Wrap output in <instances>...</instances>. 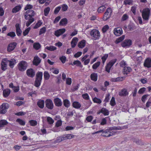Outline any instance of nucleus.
<instances>
[{
    "label": "nucleus",
    "instance_id": "nucleus-50",
    "mask_svg": "<svg viewBox=\"0 0 151 151\" xmlns=\"http://www.w3.org/2000/svg\"><path fill=\"white\" fill-rule=\"evenodd\" d=\"M73 64L74 65H76L77 66L81 67V62L78 60H76L73 62Z\"/></svg>",
    "mask_w": 151,
    "mask_h": 151
},
{
    "label": "nucleus",
    "instance_id": "nucleus-19",
    "mask_svg": "<svg viewBox=\"0 0 151 151\" xmlns=\"http://www.w3.org/2000/svg\"><path fill=\"white\" fill-rule=\"evenodd\" d=\"M132 69L129 67L125 66L124 67L123 73L124 74L127 75L128 73L131 71Z\"/></svg>",
    "mask_w": 151,
    "mask_h": 151
},
{
    "label": "nucleus",
    "instance_id": "nucleus-9",
    "mask_svg": "<svg viewBox=\"0 0 151 151\" xmlns=\"http://www.w3.org/2000/svg\"><path fill=\"white\" fill-rule=\"evenodd\" d=\"M9 107V104L7 103H3L1 106V109L2 110V114H5L6 111V109Z\"/></svg>",
    "mask_w": 151,
    "mask_h": 151
},
{
    "label": "nucleus",
    "instance_id": "nucleus-36",
    "mask_svg": "<svg viewBox=\"0 0 151 151\" xmlns=\"http://www.w3.org/2000/svg\"><path fill=\"white\" fill-rule=\"evenodd\" d=\"M63 104L66 107H68L70 105L69 101L67 99H65L63 101Z\"/></svg>",
    "mask_w": 151,
    "mask_h": 151
},
{
    "label": "nucleus",
    "instance_id": "nucleus-43",
    "mask_svg": "<svg viewBox=\"0 0 151 151\" xmlns=\"http://www.w3.org/2000/svg\"><path fill=\"white\" fill-rule=\"evenodd\" d=\"M16 122H18L21 125H24L25 124L24 121L20 119H17L16 120Z\"/></svg>",
    "mask_w": 151,
    "mask_h": 151
},
{
    "label": "nucleus",
    "instance_id": "nucleus-37",
    "mask_svg": "<svg viewBox=\"0 0 151 151\" xmlns=\"http://www.w3.org/2000/svg\"><path fill=\"white\" fill-rule=\"evenodd\" d=\"M47 121L48 124H52L54 122V120L50 117L48 116L47 117Z\"/></svg>",
    "mask_w": 151,
    "mask_h": 151
},
{
    "label": "nucleus",
    "instance_id": "nucleus-52",
    "mask_svg": "<svg viewBox=\"0 0 151 151\" xmlns=\"http://www.w3.org/2000/svg\"><path fill=\"white\" fill-rule=\"evenodd\" d=\"M7 35L13 38L15 36L16 34L14 32H11L8 33L7 34Z\"/></svg>",
    "mask_w": 151,
    "mask_h": 151
},
{
    "label": "nucleus",
    "instance_id": "nucleus-54",
    "mask_svg": "<svg viewBox=\"0 0 151 151\" xmlns=\"http://www.w3.org/2000/svg\"><path fill=\"white\" fill-rule=\"evenodd\" d=\"M32 5L29 4H27L25 7L24 9L25 10H27L28 9H32Z\"/></svg>",
    "mask_w": 151,
    "mask_h": 151
},
{
    "label": "nucleus",
    "instance_id": "nucleus-58",
    "mask_svg": "<svg viewBox=\"0 0 151 151\" xmlns=\"http://www.w3.org/2000/svg\"><path fill=\"white\" fill-rule=\"evenodd\" d=\"M62 124V121L61 120H59L56 123L55 126L57 127H58Z\"/></svg>",
    "mask_w": 151,
    "mask_h": 151
},
{
    "label": "nucleus",
    "instance_id": "nucleus-49",
    "mask_svg": "<svg viewBox=\"0 0 151 151\" xmlns=\"http://www.w3.org/2000/svg\"><path fill=\"white\" fill-rule=\"evenodd\" d=\"M110 105L112 106H114L116 104L115 98L112 97L110 102Z\"/></svg>",
    "mask_w": 151,
    "mask_h": 151
},
{
    "label": "nucleus",
    "instance_id": "nucleus-13",
    "mask_svg": "<svg viewBox=\"0 0 151 151\" xmlns=\"http://www.w3.org/2000/svg\"><path fill=\"white\" fill-rule=\"evenodd\" d=\"M17 45V43L13 42L9 44L7 47V50L9 52H11L13 50Z\"/></svg>",
    "mask_w": 151,
    "mask_h": 151
},
{
    "label": "nucleus",
    "instance_id": "nucleus-16",
    "mask_svg": "<svg viewBox=\"0 0 151 151\" xmlns=\"http://www.w3.org/2000/svg\"><path fill=\"white\" fill-rule=\"evenodd\" d=\"M16 33L18 36H20L22 33V31L20 29L19 24H17L15 25Z\"/></svg>",
    "mask_w": 151,
    "mask_h": 151
},
{
    "label": "nucleus",
    "instance_id": "nucleus-45",
    "mask_svg": "<svg viewBox=\"0 0 151 151\" xmlns=\"http://www.w3.org/2000/svg\"><path fill=\"white\" fill-rule=\"evenodd\" d=\"M44 77L45 80H48L49 79L50 75L46 71L44 72Z\"/></svg>",
    "mask_w": 151,
    "mask_h": 151
},
{
    "label": "nucleus",
    "instance_id": "nucleus-29",
    "mask_svg": "<svg viewBox=\"0 0 151 151\" xmlns=\"http://www.w3.org/2000/svg\"><path fill=\"white\" fill-rule=\"evenodd\" d=\"M42 73L41 72H39L36 74V79L42 80Z\"/></svg>",
    "mask_w": 151,
    "mask_h": 151
},
{
    "label": "nucleus",
    "instance_id": "nucleus-27",
    "mask_svg": "<svg viewBox=\"0 0 151 151\" xmlns=\"http://www.w3.org/2000/svg\"><path fill=\"white\" fill-rule=\"evenodd\" d=\"M86 45V41L84 40H83L79 42L78 44V46L80 48H83L85 47Z\"/></svg>",
    "mask_w": 151,
    "mask_h": 151
},
{
    "label": "nucleus",
    "instance_id": "nucleus-25",
    "mask_svg": "<svg viewBox=\"0 0 151 151\" xmlns=\"http://www.w3.org/2000/svg\"><path fill=\"white\" fill-rule=\"evenodd\" d=\"M10 93V91L9 89H6L3 91V95L4 97H6L8 96Z\"/></svg>",
    "mask_w": 151,
    "mask_h": 151
},
{
    "label": "nucleus",
    "instance_id": "nucleus-47",
    "mask_svg": "<svg viewBox=\"0 0 151 151\" xmlns=\"http://www.w3.org/2000/svg\"><path fill=\"white\" fill-rule=\"evenodd\" d=\"M93 100L95 103H96L99 104H100L101 102V100L99 99L96 97H95L93 99Z\"/></svg>",
    "mask_w": 151,
    "mask_h": 151
},
{
    "label": "nucleus",
    "instance_id": "nucleus-56",
    "mask_svg": "<svg viewBox=\"0 0 151 151\" xmlns=\"http://www.w3.org/2000/svg\"><path fill=\"white\" fill-rule=\"evenodd\" d=\"M146 88L144 87H143L141 88L138 91V93L140 94H142L145 91Z\"/></svg>",
    "mask_w": 151,
    "mask_h": 151
},
{
    "label": "nucleus",
    "instance_id": "nucleus-31",
    "mask_svg": "<svg viewBox=\"0 0 151 151\" xmlns=\"http://www.w3.org/2000/svg\"><path fill=\"white\" fill-rule=\"evenodd\" d=\"M106 9V7L104 6H102L99 7L97 10V12L99 13H101L103 12Z\"/></svg>",
    "mask_w": 151,
    "mask_h": 151
},
{
    "label": "nucleus",
    "instance_id": "nucleus-53",
    "mask_svg": "<svg viewBox=\"0 0 151 151\" xmlns=\"http://www.w3.org/2000/svg\"><path fill=\"white\" fill-rule=\"evenodd\" d=\"M108 56V54H105L103 56L101 59L102 60V63L103 64H104Z\"/></svg>",
    "mask_w": 151,
    "mask_h": 151
},
{
    "label": "nucleus",
    "instance_id": "nucleus-12",
    "mask_svg": "<svg viewBox=\"0 0 151 151\" xmlns=\"http://www.w3.org/2000/svg\"><path fill=\"white\" fill-rule=\"evenodd\" d=\"M132 44V41L130 40H126L121 44L122 46L123 47H128Z\"/></svg>",
    "mask_w": 151,
    "mask_h": 151
},
{
    "label": "nucleus",
    "instance_id": "nucleus-44",
    "mask_svg": "<svg viewBox=\"0 0 151 151\" xmlns=\"http://www.w3.org/2000/svg\"><path fill=\"white\" fill-rule=\"evenodd\" d=\"M33 47L36 50H38L40 47V45L39 43H35L34 44Z\"/></svg>",
    "mask_w": 151,
    "mask_h": 151
},
{
    "label": "nucleus",
    "instance_id": "nucleus-3",
    "mask_svg": "<svg viewBox=\"0 0 151 151\" xmlns=\"http://www.w3.org/2000/svg\"><path fill=\"white\" fill-rule=\"evenodd\" d=\"M150 11L148 8L144 9L142 12V17L143 20L147 21L150 15Z\"/></svg>",
    "mask_w": 151,
    "mask_h": 151
},
{
    "label": "nucleus",
    "instance_id": "nucleus-20",
    "mask_svg": "<svg viewBox=\"0 0 151 151\" xmlns=\"http://www.w3.org/2000/svg\"><path fill=\"white\" fill-rule=\"evenodd\" d=\"M119 94L121 96H126L128 94V92L127 89H123L119 93Z\"/></svg>",
    "mask_w": 151,
    "mask_h": 151
},
{
    "label": "nucleus",
    "instance_id": "nucleus-55",
    "mask_svg": "<svg viewBox=\"0 0 151 151\" xmlns=\"http://www.w3.org/2000/svg\"><path fill=\"white\" fill-rule=\"evenodd\" d=\"M109 26L108 25L104 26L102 29V30L103 32H106L109 29Z\"/></svg>",
    "mask_w": 151,
    "mask_h": 151
},
{
    "label": "nucleus",
    "instance_id": "nucleus-4",
    "mask_svg": "<svg viewBox=\"0 0 151 151\" xmlns=\"http://www.w3.org/2000/svg\"><path fill=\"white\" fill-rule=\"evenodd\" d=\"M27 64L25 61L22 60L18 64V69L21 71H24L27 68Z\"/></svg>",
    "mask_w": 151,
    "mask_h": 151
},
{
    "label": "nucleus",
    "instance_id": "nucleus-39",
    "mask_svg": "<svg viewBox=\"0 0 151 151\" xmlns=\"http://www.w3.org/2000/svg\"><path fill=\"white\" fill-rule=\"evenodd\" d=\"M100 62H97L94 63L92 66V68L93 69H96L100 65Z\"/></svg>",
    "mask_w": 151,
    "mask_h": 151
},
{
    "label": "nucleus",
    "instance_id": "nucleus-14",
    "mask_svg": "<svg viewBox=\"0 0 151 151\" xmlns=\"http://www.w3.org/2000/svg\"><path fill=\"white\" fill-rule=\"evenodd\" d=\"M41 60L38 56H36L34 58L33 61V64L36 66H37L40 63Z\"/></svg>",
    "mask_w": 151,
    "mask_h": 151
},
{
    "label": "nucleus",
    "instance_id": "nucleus-6",
    "mask_svg": "<svg viewBox=\"0 0 151 151\" xmlns=\"http://www.w3.org/2000/svg\"><path fill=\"white\" fill-rule=\"evenodd\" d=\"M116 59H114L111 60L108 63L106 67V71L108 73H109L111 68L114 64L116 63Z\"/></svg>",
    "mask_w": 151,
    "mask_h": 151
},
{
    "label": "nucleus",
    "instance_id": "nucleus-59",
    "mask_svg": "<svg viewBox=\"0 0 151 151\" xmlns=\"http://www.w3.org/2000/svg\"><path fill=\"white\" fill-rule=\"evenodd\" d=\"M68 6L66 4H64L62 5V10L63 11H65L67 10Z\"/></svg>",
    "mask_w": 151,
    "mask_h": 151
},
{
    "label": "nucleus",
    "instance_id": "nucleus-5",
    "mask_svg": "<svg viewBox=\"0 0 151 151\" xmlns=\"http://www.w3.org/2000/svg\"><path fill=\"white\" fill-rule=\"evenodd\" d=\"M111 9L110 8H108L104 14L103 18V20L106 21L109 19L111 17Z\"/></svg>",
    "mask_w": 151,
    "mask_h": 151
},
{
    "label": "nucleus",
    "instance_id": "nucleus-21",
    "mask_svg": "<svg viewBox=\"0 0 151 151\" xmlns=\"http://www.w3.org/2000/svg\"><path fill=\"white\" fill-rule=\"evenodd\" d=\"M91 80L94 81H96L97 80L98 75L97 73H93L90 76Z\"/></svg>",
    "mask_w": 151,
    "mask_h": 151
},
{
    "label": "nucleus",
    "instance_id": "nucleus-1",
    "mask_svg": "<svg viewBox=\"0 0 151 151\" xmlns=\"http://www.w3.org/2000/svg\"><path fill=\"white\" fill-rule=\"evenodd\" d=\"M34 15L35 12L33 10L29 9L26 11L24 14V18L26 20H28L26 23L27 27H28L34 21V19L32 17Z\"/></svg>",
    "mask_w": 151,
    "mask_h": 151
},
{
    "label": "nucleus",
    "instance_id": "nucleus-34",
    "mask_svg": "<svg viewBox=\"0 0 151 151\" xmlns=\"http://www.w3.org/2000/svg\"><path fill=\"white\" fill-rule=\"evenodd\" d=\"M133 141L135 142L137 145H140L141 144V141L140 139L135 138H133L132 139Z\"/></svg>",
    "mask_w": 151,
    "mask_h": 151
},
{
    "label": "nucleus",
    "instance_id": "nucleus-61",
    "mask_svg": "<svg viewBox=\"0 0 151 151\" xmlns=\"http://www.w3.org/2000/svg\"><path fill=\"white\" fill-rule=\"evenodd\" d=\"M82 96L83 98L86 100H88L89 99L88 95L87 93L83 94Z\"/></svg>",
    "mask_w": 151,
    "mask_h": 151
},
{
    "label": "nucleus",
    "instance_id": "nucleus-48",
    "mask_svg": "<svg viewBox=\"0 0 151 151\" xmlns=\"http://www.w3.org/2000/svg\"><path fill=\"white\" fill-rule=\"evenodd\" d=\"M31 29V28L30 27H28L27 29H26L23 32V34L24 36H26L27 34H28Z\"/></svg>",
    "mask_w": 151,
    "mask_h": 151
},
{
    "label": "nucleus",
    "instance_id": "nucleus-11",
    "mask_svg": "<svg viewBox=\"0 0 151 151\" xmlns=\"http://www.w3.org/2000/svg\"><path fill=\"white\" fill-rule=\"evenodd\" d=\"M27 76L30 77H33L35 74V72L34 70L32 68L28 69L26 71Z\"/></svg>",
    "mask_w": 151,
    "mask_h": 151
},
{
    "label": "nucleus",
    "instance_id": "nucleus-22",
    "mask_svg": "<svg viewBox=\"0 0 151 151\" xmlns=\"http://www.w3.org/2000/svg\"><path fill=\"white\" fill-rule=\"evenodd\" d=\"M9 63V66L11 68H12L14 65L16 63V60L14 59H12L10 60H8Z\"/></svg>",
    "mask_w": 151,
    "mask_h": 151
},
{
    "label": "nucleus",
    "instance_id": "nucleus-23",
    "mask_svg": "<svg viewBox=\"0 0 151 151\" xmlns=\"http://www.w3.org/2000/svg\"><path fill=\"white\" fill-rule=\"evenodd\" d=\"M68 23V20L66 18L62 19L59 23V25L62 26H65Z\"/></svg>",
    "mask_w": 151,
    "mask_h": 151
},
{
    "label": "nucleus",
    "instance_id": "nucleus-42",
    "mask_svg": "<svg viewBox=\"0 0 151 151\" xmlns=\"http://www.w3.org/2000/svg\"><path fill=\"white\" fill-rule=\"evenodd\" d=\"M42 24V22L40 20H39L36 24L34 27V29H36L39 27Z\"/></svg>",
    "mask_w": 151,
    "mask_h": 151
},
{
    "label": "nucleus",
    "instance_id": "nucleus-63",
    "mask_svg": "<svg viewBox=\"0 0 151 151\" xmlns=\"http://www.w3.org/2000/svg\"><path fill=\"white\" fill-rule=\"evenodd\" d=\"M72 83L71 79L70 78H68L66 79V83L67 84L70 85Z\"/></svg>",
    "mask_w": 151,
    "mask_h": 151
},
{
    "label": "nucleus",
    "instance_id": "nucleus-15",
    "mask_svg": "<svg viewBox=\"0 0 151 151\" xmlns=\"http://www.w3.org/2000/svg\"><path fill=\"white\" fill-rule=\"evenodd\" d=\"M65 31V29H60L55 32V35L56 36L58 37L64 33Z\"/></svg>",
    "mask_w": 151,
    "mask_h": 151
},
{
    "label": "nucleus",
    "instance_id": "nucleus-32",
    "mask_svg": "<svg viewBox=\"0 0 151 151\" xmlns=\"http://www.w3.org/2000/svg\"><path fill=\"white\" fill-rule=\"evenodd\" d=\"M8 123V122L5 120H1L0 121V127H2L7 124Z\"/></svg>",
    "mask_w": 151,
    "mask_h": 151
},
{
    "label": "nucleus",
    "instance_id": "nucleus-60",
    "mask_svg": "<svg viewBox=\"0 0 151 151\" xmlns=\"http://www.w3.org/2000/svg\"><path fill=\"white\" fill-rule=\"evenodd\" d=\"M61 7L60 6H59L56 7L54 10V13L55 14H57L59 12V11L61 9Z\"/></svg>",
    "mask_w": 151,
    "mask_h": 151
},
{
    "label": "nucleus",
    "instance_id": "nucleus-30",
    "mask_svg": "<svg viewBox=\"0 0 151 151\" xmlns=\"http://www.w3.org/2000/svg\"><path fill=\"white\" fill-rule=\"evenodd\" d=\"M21 8L20 5H18L16 6L12 10V12L13 13H16L20 10Z\"/></svg>",
    "mask_w": 151,
    "mask_h": 151
},
{
    "label": "nucleus",
    "instance_id": "nucleus-62",
    "mask_svg": "<svg viewBox=\"0 0 151 151\" xmlns=\"http://www.w3.org/2000/svg\"><path fill=\"white\" fill-rule=\"evenodd\" d=\"M63 141L62 136L58 137L55 140L56 142H59Z\"/></svg>",
    "mask_w": 151,
    "mask_h": 151
},
{
    "label": "nucleus",
    "instance_id": "nucleus-18",
    "mask_svg": "<svg viewBox=\"0 0 151 151\" xmlns=\"http://www.w3.org/2000/svg\"><path fill=\"white\" fill-rule=\"evenodd\" d=\"M144 66L147 68L151 67V59L150 58H147L145 62Z\"/></svg>",
    "mask_w": 151,
    "mask_h": 151
},
{
    "label": "nucleus",
    "instance_id": "nucleus-7",
    "mask_svg": "<svg viewBox=\"0 0 151 151\" xmlns=\"http://www.w3.org/2000/svg\"><path fill=\"white\" fill-rule=\"evenodd\" d=\"M8 60L7 58L3 59L1 63V69L3 71H5L7 69Z\"/></svg>",
    "mask_w": 151,
    "mask_h": 151
},
{
    "label": "nucleus",
    "instance_id": "nucleus-35",
    "mask_svg": "<svg viewBox=\"0 0 151 151\" xmlns=\"http://www.w3.org/2000/svg\"><path fill=\"white\" fill-rule=\"evenodd\" d=\"M30 125L32 126H36L37 124V122L36 120H30L29 121Z\"/></svg>",
    "mask_w": 151,
    "mask_h": 151
},
{
    "label": "nucleus",
    "instance_id": "nucleus-10",
    "mask_svg": "<svg viewBox=\"0 0 151 151\" xmlns=\"http://www.w3.org/2000/svg\"><path fill=\"white\" fill-rule=\"evenodd\" d=\"M123 31L122 29L119 27L115 28L114 30V35L117 36H119L122 34Z\"/></svg>",
    "mask_w": 151,
    "mask_h": 151
},
{
    "label": "nucleus",
    "instance_id": "nucleus-64",
    "mask_svg": "<svg viewBox=\"0 0 151 151\" xmlns=\"http://www.w3.org/2000/svg\"><path fill=\"white\" fill-rule=\"evenodd\" d=\"M93 119V117L91 116H88L86 119V120L88 122H91Z\"/></svg>",
    "mask_w": 151,
    "mask_h": 151
},
{
    "label": "nucleus",
    "instance_id": "nucleus-28",
    "mask_svg": "<svg viewBox=\"0 0 151 151\" xmlns=\"http://www.w3.org/2000/svg\"><path fill=\"white\" fill-rule=\"evenodd\" d=\"M72 105L73 107L77 109L80 108L81 106V104L77 101H74Z\"/></svg>",
    "mask_w": 151,
    "mask_h": 151
},
{
    "label": "nucleus",
    "instance_id": "nucleus-24",
    "mask_svg": "<svg viewBox=\"0 0 151 151\" xmlns=\"http://www.w3.org/2000/svg\"><path fill=\"white\" fill-rule=\"evenodd\" d=\"M44 101L43 100H40L37 102V104L40 108L42 109L44 106Z\"/></svg>",
    "mask_w": 151,
    "mask_h": 151
},
{
    "label": "nucleus",
    "instance_id": "nucleus-40",
    "mask_svg": "<svg viewBox=\"0 0 151 151\" xmlns=\"http://www.w3.org/2000/svg\"><path fill=\"white\" fill-rule=\"evenodd\" d=\"M41 80L36 79L35 82V86L36 87H38L40 85Z\"/></svg>",
    "mask_w": 151,
    "mask_h": 151
},
{
    "label": "nucleus",
    "instance_id": "nucleus-17",
    "mask_svg": "<svg viewBox=\"0 0 151 151\" xmlns=\"http://www.w3.org/2000/svg\"><path fill=\"white\" fill-rule=\"evenodd\" d=\"M55 105L57 106H60L62 104L61 100L59 98H56L54 100Z\"/></svg>",
    "mask_w": 151,
    "mask_h": 151
},
{
    "label": "nucleus",
    "instance_id": "nucleus-33",
    "mask_svg": "<svg viewBox=\"0 0 151 151\" xmlns=\"http://www.w3.org/2000/svg\"><path fill=\"white\" fill-rule=\"evenodd\" d=\"M125 36L124 35H123L121 37H119L117 39H116L115 41V43L116 44L119 43L123 40Z\"/></svg>",
    "mask_w": 151,
    "mask_h": 151
},
{
    "label": "nucleus",
    "instance_id": "nucleus-38",
    "mask_svg": "<svg viewBox=\"0 0 151 151\" xmlns=\"http://www.w3.org/2000/svg\"><path fill=\"white\" fill-rule=\"evenodd\" d=\"M50 10V8L49 7H47L45 8L44 10V15L45 16H47Z\"/></svg>",
    "mask_w": 151,
    "mask_h": 151
},
{
    "label": "nucleus",
    "instance_id": "nucleus-8",
    "mask_svg": "<svg viewBox=\"0 0 151 151\" xmlns=\"http://www.w3.org/2000/svg\"><path fill=\"white\" fill-rule=\"evenodd\" d=\"M46 106L49 109H52L54 107L52 101L50 99H47L45 101Z\"/></svg>",
    "mask_w": 151,
    "mask_h": 151
},
{
    "label": "nucleus",
    "instance_id": "nucleus-2",
    "mask_svg": "<svg viewBox=\"0 0 151 151\" xmlns=\"http://www.w3.org/2000/svg\"><path fill=\"white\" fill-rule=\"evenodd\" d=\"M90 35L95 40H98L100 37V34L99 31L96 29L92 30L90 32Z\"/></svg>",
    "mask_w": 151,
    "mask_h": 151
},
{
    "label": "nucleus",
    "instance_id": "nucleus-26",
    "mask_svg": "<svg viewBox=\"0 0 151 151\" xmlns=\"http://www.w3.org/2000/svg\"><path fill=\"white\" fill-rule=\"evenodd\" d=\"M101 112L105 116H107L109 114V112L108 110L104 108L101 109Z\"/></svg>",
    "mask_w": 151,
    "mask_h": 151
},
{
    "label": "nucleus",
    "instance_id": "nucleus-41",
    "mask_svg": "<svg viewBox=\"0 0 151 151\" xmlns=\"http://www.w3.org/2000/svg\"><path fill=\"white\" fill-rule=\"evenodd\" d=\"M46 49L51 51H53L56 49V47L55 46H52L49 47L47 46L46 47Z\"/></svg>",
    "mask_w": 151,
    "mask_h": 151
},
{
    "label": "nucleus",
    "instance_id": "nucleus-51",
    "mask_svg": "<svg viewBox=\"0 0 151 151\" xmlns=\"http://www.w3.org/2000/svg\"><path fill=\"white\" fill-rule=\"evenodd\" d=\"M129 16L127 14H124L122 18V21H124L128 19Z\"/></svg>",
    "mask_w": 151,
    "mask_h": 151
},
{
    "label": "nucleus",
    "instance_id": "nucleus-57",
    "mask_svg": "<svg viewBox=\"0 0 151 151\" xmlns=\"http://www.w3.org/2000/svg\"><path fill=\"white\" fill-rule=\"evenodd\" d=\"M60 59L61 61V62L63 63H64L66 60V57L65 56H62L60 58Z\"/></svg>",
    "mask_w": 151,
    "mask_h": 151
},
{
    "label": "nucleus",
    "instance_id": "nucleus-46",
    "mask_svg": "<svg viewBox=\"0 0 151 151\" xmlns=\"http://www.w3.org/2000/svg\"><path fill=\"white\" fill-rule=\"evenodd\" d=\"M46 31V28L45 27H43L40 29L39 35H40L44 33Z\"/></svg>",
    "mask_w": 151,
    "mask_h": 151
}]
</instances>
